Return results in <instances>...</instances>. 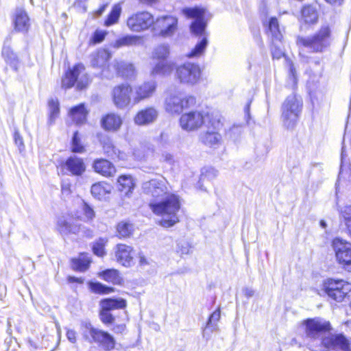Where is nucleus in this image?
I'll list each match as a JSON object with an SVG mask.
<instances>
[{
    "mask_svg": "<svg viewBox=\"0 0 351 351\" xmlns=\"http://www.w3.org/2000/svg\"><path fill=\"white\" fill-rule=\"evenodd\" d=\"M142 191L154 199L149 203V207L155 215L162 217L160 224L162 227H172L179 221L178 213L180 209V199L178 195L169 192L165 178H154L144 182Z\"/></svg>",
    "mask_w": 351,
    "mask_h": 351,
    "instance_id": "nucleus-1",
    "label": "nucleus"
},
{
    "mask_svg": "<svg viewBox=\"0 0 351 351\" xmlns=\"http://www.w3.org/2000/svg\"><path fill=\"white\" fill-rule=\"evenodd\" d=\"M183 13L189 18L194 19L190 25L191 32L197 36L202 37L187 55L189 58L198 57L204 53L208 45V33L206 32L207 24L204 19L205 10L199 8H185L183 10Z\"/></svg>",
    "mask_w": 351,
    "mask_h": 351,
    "instance_id": "nucleus-2",
    "label": "nucleus"
},
{
    "mask_svg": "<svg viewBox=\"0 0 351 351\" xmlns=\"http://www.w3.org/2000/svg\"><path fill=\"white\" fill-rule=\"evenodd\" d=\"M195 102L194 97H184L176 88H169L165 93V108L170 114H180L184 109L194 106Z\"/></svg>",
    "mask_w": 351,
    "mask_h": 351,
    "instance_id": "nucleus-3",
    "label": "nucleus"
},
{
    "mask_svg": "<svg viewBox=\"0 0 351 351\" xmlns=\"http://www.w3.org/2000/svg\"><path fill=\"white\" fill-rule=\"evenodd\" d=\"M81 328L83 337L88 342L99 343L106 350H111L114 348L115 340L107 332L94 328L87 321L81 322Z\"/></svg>",
    "mask_w": 351,
    "mask_h": 351,
    "instance_id": "nucleus-4",
    "label": "nucleus"
},
{
    "mask_svg": "<svg viewBox=\"0 0 351 351\" xmlns=\"http://www.w3.org/2000/svg\"><path fill=\"white\" fill-rule=\"evenodd\" d=\"M330 29L328 25H323L312 37H298L297 44L303 46L313 52L322 51L330 43Z\"/></svg>",
    "mask_w": 351,
    "mask_h": 351,
    "instance_id": "nucleus-5",
    "label": "nucleus"
},
{
    "mask_svg": "<svg viewBox=\"0 0 351 351\" xmlns=\"http://www.w3.org/2000/svg\"><path fill=\"white\" fill-rule=\"evenodd\" d=\"M302 101L295 95L288 96L281 108L282 120L285 127L292 128L302 110Z\"/></svg>",
    "mask_w": 351,
    "mask_h": 351,
    "instance_id": "nucleus-6",
    "label": "nucleus"
},
{
    "mask_svg": "<svg viewBox=\"0 0 351 351\" xmlns=\"http://www.w3.org/2000/svg\"><path fill=\"white\" fill-rule=\"evenodd\" d=\"M303 325L305 326L306 337L317 341L319 345L320 340L327 337L331 330L330 322L320 317L307 319L303 322Z\"/></svg>",
    "mask_w": 351,
    "mask_h": 351,
    "instance_id": "nucleus-7",
    "label": "nucleus"
},
{
    "mask_svg": "<svg viewBox=\"0 0 351 351\" xmlns=\"http://www.w3.org/2000/svg\"><path fill=\"white\" fill-rule=\"evenodd\" d=\"M75 82L77 88L80 90L86 88L89 83L88 77L85 73V68L82 64L75 65L72 69L66 73L65 77L62 80V86L64 88H69Z\"/></svg>",
    "mask_w": 351,
    "mask_h": 351,
    "instance_id": "nucleus-8",
    "label": "nucleus"
},
{
    "mask_svg": "<svg viewBox=\"0 0 351 351\" xmlns=\"http://www.w3.org/2000/svg\"><path fill=\"white\" fill-rule=\"evenodd\" d=\"M176 77L182 84L194 85L200 79L201 70L197 64L186 62L176 68Z\"/></svg>",
    "mask_w": 351,
    "mask_h": 351,
    "instance_id": "nucleus-9",
    "label": "nucleus"
},
{
    "mask_svg": "<svg viewBox=\"0 0 351 351\" xmlns=\"http://www.w3.org/2000/svg\"><path fill=\"white\" fill-rule=\"evenodd\" d=\"M324 290L329 298L341 302L351 291V283L343 280L328 279L324 284Z\"/></svg>",
    "mask_w": 351,
    "mask_h": 351,
    "instance_id": "nucleus-10",
    "label": "nucleus"
},
{
    "mask_svg": "<svg viewBox=\"0 0 351 351\" xmlns=\"http://www.w3.org/2000/svg\"><path fill=\"white\" fill-rule=\"evenodd\" d=\"M127 27L134 32H141L149 29L154 24V16L146 11L138 12L127 19Z\"/></svg>",
    "mask_w": 351,
    "mask_h": 351,
    "instance_id": "nucleus-11",
    "label": "nucleus"
},
{
    "mask_svg": "<svg viewBox=\"0 0 351 351\" xmlns=\"http://www.w3.org/2000/svg\"><path fill=\"white\" fill-rule=\"evenodd\" d=\"M336 258L346 270L351 271V243L337 237L332 241Z\"/></svg>",
    "mask_w": 351,
    "mask_h": 351,
    "instance_id": "nucleus-12",
    "label": "nucleus"
},
{
    "mask_svg": "<svg viewBox=\"0 0 351 351\" xmlns=\"http://www.w3.org/2000/svg\"><path fill=\"white\" fill-rule=\"evenodd\" d=\"M322 345L328 351H351L350 342L343 335L328 334L320 340Z\"/></svg>",
    "mask_w": 351,
    "mask_h": 351,
    "instance_id": "nucleus-13",
    "label": "nucleus"
},
{
    "mask_svg": "<svg viewBox=\"0 0 351 351\" xmlns=\"http://www.w3.org/2000/svg\"><path fill=\"white\" fill-rule=\"evenodd\" d=\"M132 93V88L127 84L114 86L112 90V97L115 106L119 109L126 108L131 101Z\"/></svg>",
    "mask_w": 351,
    "mask_h": 351,
    "instance_id": "nucleus-14",
    "label": "nucleus"
},
{
    "mask_svg": "<svg viewBox=\"0 0 351 351\" xmlns=\"http://www.w3.org/2000/svg\"><path fill=\"white\" fill-rule=\"evenodd\" d=\"M57 230L62 236H67L70 234H77L82 232L86 237H93V232L85 227L75 223L73 221H67L64 218H59L57 221Z\"/></svg>",
    "mask_w": 351,
    "mask_h": 351,
    "instance_id": "nucleus-15",
    "label": "nucleus"
},
{
    "mask_svg": "<svg viewBox=\"0 0 351 351\" xmlns=\"http://www.w3.org/2000/svg\"><path fill=\"white\" fill-rule=\"evenodd\" d=\"M206 122V117L199 111H191L183 114L180 123L182 128L186 131H193L200 128Z\"/></svg>",
    "mask_w": 351,
    "mask_h": 351,
    "instance_id": "nucleus-16",
    "label": "nucleus"
},
{
    "mask_svg": "<svg viewBox=\"0 0 351 351\" xmlns=\"http://www.w3.org/2000/svg\"><path fill=\"white\" fill-rule=\"evenodd\" d=\"M156 82L155 81H147L135 86L132 88L133 101L138 104L141 101L152 97L156 90Z\"/></svg>",
    "mask_w": 351,
    "mask_h": 351,
    "instance_id": "nucleus-17",
    "label": "nucleus"
},
{
    "mask_svg": "<svg viewBox=\"0 0 351 351\" xmlns=\"http://www.w3.org/2000/svg\"><path fill=\"white\" fill-rule=\"evenodd\" d=\"M178 20L172 16H163L154 19V28L160 29V34L163 37L172 36L177 28Z\"/></svg>",
    "mask_w": 351,
    "mask_h": 351,
    "instance_id": "nucleus-18",
    "label": "nucleus"
},
{
    "mask_svg": "<svg viewBox=\"0 0 351 351\" xmlns=\"http://www.w3.org/2000/svg\"><path fill=\"white\" fill-rule=\"evenodd\" d=\"M14 29L16 32L27 33L30 26V19L27 12L21 8H17L12 15Z\"/></svg>",
    "mask_w": 351,
    "mask_h": 351,
    "instance_id": "nucleus-19",
    "label": "nucleus"
},
{
    "mask_svg": "<svg viewBox=\"0 0 351 351\" xmlns=\"http://www.w3.org/2000/svg\"><path fill=\"white\" fill-rule=\"evenodd\" d=\"M158 114V110L155 107H146L136 114L134 117V122L139 126L149 125L156 121Z\"/></svg>",
    "mask_w": 351,
    "mask_h": 351,
    "instance_id": "nucleus-20",
    "label": "nucleus"
},
{
    "mask_svg": "<svg viewBox=\"0 0 351 351\" xmlns=\"http://www.w3.org/2000/svg\"><path fill=\"white\" fill-rule=\"evenodd\" d=\"M115 255L117 262L125 267H130L134 263V252L131 246L125 244L117 245Z\"/></svg>",
    "mask_w": 351,
    "mask_h": 351,
    "instance_id": "nucleus-21",
    "label": "nucleus"
},
{
    "mask_svg": "<svg viewBox=\"0 0 351 351\" xmlns=\"http://www.w3.org/2000/svg\"><path fill=\"white\" fill-rule=\"evenodd\" d=\"M64 167L71 175L75 176H82L86 169L84 160L76 156L68 158L64 163Z\"/></svg>",
    "mask_w": 351,
    "mask_h": 351,
    "instance_id": "nucleus-22",
    "label": "nucleus"
},
{
    "mask_svg": "<svg viewBox=\"0 0 351 351\" xmlns=\"http://www.w3.org/2000/svg\"><path fill=\"white\" fill-rule=\"evenodd\" d=\"M104 154L113 160H124L125 154L120 151L108 136L104 137L100 141Z\"/></svg>",
    "mask_w": 351,
    "mask_h": 351,
    "instance_id": "nucleus-23",
    "label": "nucleus"
},
{
    "mask_svg": "<svg viewBox=\"0 0 351 351\" xmlns=\"http://www.w3.org/2000/svg\"><path fill=\"white\" fill-rule=\"evenodd\" d=\"M123 123L122 118L116 113H109L101 119V125L104 130L109 132L118 131Z\"/></svg>",
    "mask_w": 351,
    "mask_h": 351,
    "instance_id": "nucleus-24",
    "label": "nucleus"
},
{
    "mask_svg": "<svg viewBox=\"0 0 351 351\" xmlns=\"http://www.w3.org/2000/svg\"><path fill=\"white\" fill-rule=\"evenodd\" d=\"M10 38H7L4 41L1 55L5 62L14 71L18 70L19 60L17 55L10 47Z\"/></svg>",
    "mask_w": 351,
    "mask_h": 351,
    "instance_id": "nucleus-25",
    "label": "nucleus"
},
{
    "mask_svg": "<svg viewBox=\"0 0 351 351\" xmlns=\"http://www.w3.org/2000/svg\"><path fill=\"white\" fill-rule=\"evenodd\" d=\"M93 168L95 172L106 177H112L116 172L114 165L108 160L102 158L95 160Z\"/></svg>",
    "mask_w": 351,
    "mask_h": 351,
    "instance_id": "nucleus-26",
    "label": "nucleus"
},
{
    "mask_svg": "<svg viewBox=\"0 0 351 351\" xmlns=\"http://www.w3.org/2000/svg\"><path fill=\"white\" fill-rule=\"evenodd\" d=\"M113 66L118 75L127 79H132L136 75L135 66L131 63L123 61H116Z\"/></svg>",
    "mask_w": 351,
    "mask_h": 351,
    "instance_id": "nucleus-27",
    "label": "nucleus"
},
{
    "mask_svg": "<svg viewBox=\"0 0 351 351\" xmlns=\"http://www.w3.org/2000/svg\"><path fill=\"white\" fill-rule=\"evenodd\" d=\"M154 64L150 74L152 76H166L171 73L173 69V64L167 60H157Z\"/></svg>",
    "mask_w": 351,
    "mask_h": 351,
    "instance_id": "nucleus-28",
    "label": "nucleus"
},
{
    "mask_svg": "<svg viewBox=\"0 0 351 351\" xmlns=\"http://www.w3.org/2000/svg\"><path fill=\"white\" fill-rule=\"evenodd\" d=\"M111 58L110 53L106 49H99L90 56V64L94 68L104 66Z\"/></svg>",
    "mask_w": 351,
    "mask_h": 351,
    "instance_id": "nucleus-29",
    "label": "nucleus"
},
{
    "mask_svg": "<svg viewBox=\"0 0 351 351\" xmlns=\"http://www.w3.org/2000/svg\"><path fill=\"white\" fill-rule=\"evenodd\" d=\"M111 190L112 186L110 184L99 182L92 185L90 192L95 198L101 200L105 198L107 194L111 192Z\"/></svg>",
    "mask_w": 351,
    "mask_h": 351,
    "instance_id": "nucleus-30",
    "label": "nucleus"
},
{
    "mask_svg": "<svg viewBox=\"0 0 351 351\" xmlns=\"http://www.w3.org/2000/svg\"><path fill=\"white\" fill-rule=\"evenodd\" d=\"M267 33L271 43L276 44V42H280L282 40V34L279 28V24L276 18L271 17L270 19Z\"/></svg>",
    "mask_w": 351,
    "mask_h": 351,
    "instance_id": "nucleus-31",
    "label": "nucleus"
},
{
    "mask_svg": "<svg viewBox=\"0 0 351 351\" xmlns=\"http://www.w3.org/2000/svg\"><path fill=\"white\" fill-rule=\"evenodd\" d=\"M87 111L85 109L84 105L81 104L71 108L69 111V117L73 122L77 125L82 124L86 121Z\"/></svg>",
    "mask_w": 351,
    "mask_h": 351,
    "instance_id": "nucleus-32",
    "label": "nucleus"
},
{
    "mask_svg": "<svg viewBox=\"0 0 351 351\" xmlns=\"http://www.w3.org/2000/svg\"><path fill=\"white\" fill-rule=\"evenodd\" d=\"M118 183L120 192L129 197L134 187L132 178L130 176H121L118 179Z\"/></svg>",
    "mask_w": 351,
    "mask_h": 351,
    "instance_id": "nucleus-33",
    "label": "nucleus"
},
{
    "mask_svg": "<svg viewBox=\"0 0 351 351\" xmlns=\"http://www.w3.org/2000/svg\"><path fill=\"white\" fill-rule=\"evenodd\" d=\"M143 38L139 36L130 35L118 39L115 44V47H121L123 46H137L143 45Z\"/></svg>",
    "mask_w": 351,
    "mask_h": 351,
    "instance_id": "nucleus-34",
    "label": "nucleus"
},
{
    "mask_svg": "<svg viewBox=\"0 0 351 351\" xmlns=\"http://www.w3.org/2000/svg\"><path fill=\"white\" fill-rule=\"evenodd\" d=\"M102 309H106L108 311L114 309L123 308L126 306V301L120 298H108L103 300L101 302Z\"/></svg>",
    "mask_w": 351,
    "mask_h": 351,
    "instance_id": "nucleus-35",
    "label": "nucleus"
},
{
    "mask_svg": "<svg viewBox=\"0 0 351 351\" xmlns=\"http://www.w3.org/2000/svg\"><path fill=\"white\" fill-rule=\"evenodd\" d=\"M60 114V104L57 99H51L48 101V124L53 125Z\"/></svg>",
    "mask_w": 351,
    "mask_h": 351,
    "instance_id": "nucleus-36",
    "label": "nucleus"
},
{
    "mask_svg": "<svg viewBox=\"0 0 351 351\" xmlns=\"http://www.w3.org/2000/svg\"><path fill=\"white\" fill-rule=\"evenodd\" d=\"M302 19L306 24H314L318 20V13L311 5H306L302 10Z\"/></svg>",
    "mask_w": 351,
    "mask_h": 351,
    "instance_id": "nucleus-37",
    "label": "nucleus"
},
{
    "mask_svg": "<svg viewBox=\"0 0 351 351\" xmlns=\"http://www.w3.org/2000/svg\"><path fill=\"white\" fill-rule=\"evenodd\" d=\"M90 263L88 254L82 253L79 258L72 260V267L75 270L84 271L88 268Z\"/></svg>",
    "mask_w": 351,
    "mask_h": 351,
    "instance_id": "nucleus-38",
    "label": "nucleus"
},
{
    "mask_svg": "<svg viewBox=\"0 0 351 351\" xmlns=\"http://www.w3.org/2000/svg\"><path fill=\"white\" fill-rule=\"evenodd\" d=\"M99 276L102 277L104 280L114 285H120L123 281L119 271L114 269L103 271L99 274Z\"/></svg>",
    "mask_w": 351,
    "mask_h": 351,
    "instance_id": "nucleus-39",
    "label": "nucleus"
},
{
    "mask_svg": "<svg viewBox=\"0 0 351 351\" xmlns=\"http://www.w3.org/2000/svg\"><path fill=\"white\" fill-rule=\"evenodd\" d=\"M201 141L210 147L218 144L221 141V135L215 131H208L200 136Z\"/></svg>",
    "mask_w": 351,
    "mask_h": 351,
    "instance_id": "nucleus-40",
    "label": "nucleus"
},
{
    "mask_svg": "<svg viewBox=\"0 0 351 351\" xmlns=\"http://www.w3.org/2000/svg\"><path fill=\"white\" fill-rule=\"evenodd\" d=\"M169 53V46L167 44H161L154 49L152 57L154 60H167Z\"/></svg>",
    "mask_w": 351,
    "mask_h": 351,
    "instance_id": "nucleus-41",
    "label": "nucleus"
},
{
    "mask_svg": "<svg viewBox=\"0 0 351 351\" xmlns=\"http://www.w3.org/2000/svg\"><path fill=\"white\" fill-rule=\"evenodd\" d=\"M121 10L122 9L119 4L114 5L105 21L104 25L108 27L117 23L121 16Z\"/></svg>",
    "mask_w": 351,
    "mask_h": 351,
    "instance_id": "nucleus-42",
    "label": "nucleus"
},
{
    "mask_svg": "<svg viewBox=\"0 0 351 351\" xmlns=\"http://www.w3.org/2000/svg\"><path fill=\"white\" fill-rule=\"evenodd\" d=\"M117 230L119 237H128L132 234V225L131 223L122 221L117 225Z\"/></svg>",
    "mask_w": 351,
    "mask_h": 351,
    "instance_id": "nucleus-43",
    "label": "nucleus"
},
{
    "mask_svg": "<svg viewBox=\"0 0 351 351\" xmlns=\"http://www.w3.org/2000/svg\"><path fill=\"white\" fill-rule=\"evenodd\" d=\"M89 287L96 293H109L113 291L112 288L105 286L100 282H90Z\"/></svg>",
    "mask_w": 351,
    "mask_h": 351,
    "instance_id": "nucleus-44",
    "label": "nucleus"
},
{
    "mask_svg": "<svg viewBox=\"0 0 351 351\" xmlns=\"http://www.w3.org/2000/svg\"><path fill=\"white\" fill-rule=\"evenodd\" d=\"M71 150L75 153H84L85 152L84 147L80 143V138L78 136V132L73 134L71 142Z\"/></svg>",
    "mask_w": 351,
    "mask_h": 351,
    "instance_id": "nucleus-45",
    "label": "nucleus"
},
{
    "mask_svg": "<svg viewBox=\"0 0 351 351\" xmlns=\"http://www.w3.org/2000/svg\"><path fill=\"white\" fill-rule=\"evenodd\" d=\"M221 317L220 309L218 308L216 311H215L210 315L207 322L206 327L212 328V330H216L217 328V323Z\"/></svg>",
    "mask_w": 351,
    "mask_h": 351,
    "instance_id": "nucleus-46",
    "label": "nucleus"
},
{
    "mask_svg": "<svg viewBox=\"0 0 351 351\" xmlns=\"http://www.w3.org/2000/svg\"><path fill=\"white\" fill-rule=\"evenodd\" d=\"M281 43L282 40L280 42H276V44L271 43L272 47L271 50L274 58L279 59L284 55Z\"/></svg>",
    "mask_w": 351,
    "mask_h": 351,
    "instance_id": "nucleus-47",
    "label": "nucleus"
},
{
    "mask_svg": "<svg viewBox=\"0 0 351 351\" xmlns=\"http://www.w3.org/2000/svg\"><path fill=\"white\" fill-rule=\"evenodd\" d=\"M217 176V171L213 168L205 169L201 174L200 180L204 181L206 179L211 180Z\"/></svg>",
    "mask_w": 351,
    "mask_h": 351,
    "instance_id": "nucleus-48",
    "label": "nucleus"
},
{
    "mask_svg": "<svg viewBox=\"0 0 351 351\" xmlns=\"http://www.w3.org/2000/svg\"><path fill=\"white\" fill-rule=\"evenodd\" d=\"M100 318L103 323L106 324H112L114 322V317L110 313V311L102 309L100 312Z\"/></svg>",
    "mask_w": 351,
    "mask_h": 351,
    "instance_id": "nucleus-49",
    "label": "nucleus"
},
{
    "mask_svg": "<svg viewBox=\"0 0 351 351\" xmlns=\"http://www.w3.org/2000/svg\"><path fill=\"white\" fill-rule=\"evenodd\" d=\"M341 214L345 223H348L349 226L351 227V206H346L343 208Z\"/></svg>",
    "mask_w": 351,
    "mask_h": 351,
    "instance_id": "nucleus-50",
    "label": "nucleus"
},
{
    "mask_svg": "<svg viewBox=\"0 0 351 351\" xmlns=\"http://www.w3.org/2000/svg\"><path fill=\"white\" fill-rule=\"evenodd\" d=\"M83 213L87 220H92L95 217V211L86 203H84Z\"/></svg>",
    "mask_w": 351,
    "mask_h": 351,
    "instance_id": "nucleus-51",
    "label": "nucleus"
},
{
    "mask_svg": "<svg viewBox=\"0 0 351 351\" xmlns=\"http://www.w3.org/2000/svg\"><path fill=\"white\" fill-rule=\"evenodd\" d=\"M93 251L98 256H103L105 254L104 245L102 242H97L93 246Z\"/></svg>",
    "mask_w": 351,
    "mask_h": 351,
    "instance_id": "nucleus-52",
    "label": "nucleus"
},
{
    "mask_svg": "<svg viewBox=\"0 0 351 351\" xmlns=\"http://www.w3.org/2000/svg\"><path fill=\"white\" fill-rule=\"evenodd\" d=\"M191 247L187 242H180L178 243V252L182 255L190 253Z\"/></svg>",
    "mask_w": 351,
    "mask_h": 351,
    "instance_id": "nucleus-53",
    "label": "nucleus"
},
{
    "mask_svg": "<svg viewBox=\"0 0 351 351\" xmlns=\"http://www.w3.org/2000/svg\"><path fill=\"white\" fill-rule=\"evenodd\" d=\"M105 36H106L105 32L97 30L95 32L94 36H93L94 42L96 43H101L104 40Z\"/></svg>",
    "mask_w": 351,
    "mask_h": 351,
    "instance_id": "nucleus-54",
    "label": "nucleus"
},
{
    "mask_svg": "<svg viewBox=\"0 0 351 351\" xmlns=\"http://www.w3.org/2000/svg\"><path fill=\"white\" fill-rule=\"evenodd\" d=\"M14 138L16 145L21 149L24 147L23 141L22 136L20 135L18 131H15L14 134Z\"/></svg>",
    "mask_w": 351,
    "mask_h": 351,
    "instance_id": "nucleus-55",
    "label": "nucleus"
},
{
    "mask_svg": "<svg viewBox=\"0 0 351 351\" xmlns=\"http://www.w3.org/2000/svg\"><path fill=\"white\" fill-rule=\"evenodd\" d=\"M66 337L71 343H75L76 342L75 331L73 330H68L66 332Z\"/></svg>",
    "mask_w": 351,
    "mask_h": 351,
    "instance_id": "nucleus-56",
    "label": "nucleus"
},
{
    "mask_svg": "<svg viewBox=\"0 0 351 351\" xmlns=\"http://www.w3.org/2000/svg\"><path fill=\"white\" fill-rule=\"evenodd\" d=\"M139 3L145 6H154L156 5L158 0H138Z\"/></svg>",
    "mask_w": 351,
    "mask_h": 351,
    "instance_id": "nucleus-57",
    "label": "nucleus"
},
{
    "mask_svg": "<svg viewBox=\"0 0 351 351\" xmlns=\"http://www.w3.org/2000/svg\"><path fill=\"white\" fill-rule=\"evenodd\" d=\"M243 293L244 295L247 298H252L254 295V291L252 288H250V287L243 288Z\"/></svg>",
    "mask_w": 351,
    "mask_h": 351,
    "instance_id": "nucleus-58",
    "label": "nucleus"
},
{
    "mask_svg": "<svg viewBox=\"0 0 351 351\" xmlns=\"http://www.w3.org/2000/svg\"><path fill=\"white\" fill-rule=\"evenodd\" d=\"M162 158L165 161L171 163L173 162V156L169 153H164L162 154Z\"/></svg>",
    "mask_w": 351,
    "mask_h": 351,
    "instance_id": "nucleus-59",
    "label": "nucleus"
},
{
    "mask_svg": "<svg viewBox=\"0 0 351 351\" xmlns=\"http://www.w3.org/2000/svg\"><path fill=\"white\" fill-rule=\"evenodd\" d=\"M107 4H104L103 5H101L95 12V16H97V17H99L104 12V11L106 10V7H107Z\"/></svg>",
    "mask_w": 351,
    "mask_h": 351,
    "instance_id": "nucleus-60",
    "label": "nucleus"
},
{
    "mask_svg": "<svg viewBox=\"0 0 351 351\" xmlns=\"http://www.w3.org/2000/svg\"><path fill=\"white\" fill-rule=\"evenodd\" d=\"M343 160H344V147H342L341 154V167H340L339 174H342L343 171V168H344Z\"/></svg>",
    "mask_w": 351,
    "mask_h": 351,
    "instance_id": "nucleus-61",
    "label": "nucleus"
},
{
    "mask_svg": "<svg viewBox=\"0 0 351 351\" xmlns=\"http://www.w3.org/2000/svg\"><path fill=\"white\" fill-rule=\"evenodd\" d=\"M139 263L141 265H145L148 264V261L144 256L140 254L139 255Z\"/></svg>",
    "mask_w": 351,
    "mask_h": 351,
    "instance_id": "nucleus-62",
    "label": "nucleus"
},
{
    "mask_svg": "<svg viewBox=\"0 0 351 351\" xmlns=\"http://www.w3.org/2000/svg\"><path fill=\"white\" fill-rule=\"evenodd\" d=\"M69 281L71 282H78V283H83V279L75 278V277H73V276H69Z\"/></svg>",
    "mask_w": 351,
    "mask_h": 351,
    "instance_id": "nucleus-63",
    "label": "nucleus"
},
{
    "mask_svg": "<svg viewBox=\"0 0 351 351\" xmlns=\"http://www.w3.org/2000/svg\"><path fill=\"white\" fill-rule=\"evenodd\" d=\"M86 1L87 0H76V3H77L80 7L82 8L85 10Z\"/></svg>",
    "mask_w": 351,
    "mask_h": 351,
    "instance_id": "nucleus-64",
    "label": "nucleus"
}]
</instances>
